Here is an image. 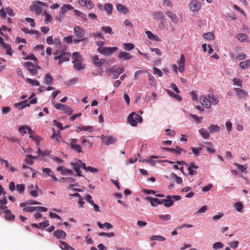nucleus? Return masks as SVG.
<instances>
[{
    "instance_id": "obj_23",
    "label": "nucleus",
    "mask_w": 250,
    "mask_h": 250,
    "mask_svg": "<svg viewBox=\"0 0 250 250\" xmlns=\"http://www.w3.org/2000/svg\"><path fill=\"white\" fill-rule=\"evenodd\" d=\"M81 61H72V63L74 64V68L77 70H80L84 69L85 68V64H83L81 62Z\"/></svg>"
},
{
    "instance_id": "obj_30",
    "label": "nucleus",
    "mask_w": 250,
    "mask_h": 250,
    "mask_svg": "<svg viewBox=\"0 0 250 250\" xmlns=\"http://www.w3.org/2000/svg\"><path fill=\"white\" fill-rule=\"evenodd\" d=\"M153 18L155 20H159L163 21L164 20V15L162 12L158 11L155 12L153 15Z\"/></svg>"
},
{
    "instance_id": "obj_7",
    "label": "nucleus",
    "mask_w": 250,
    "mask_h": 250,
    "mask_svg": "<svg viewBox=\"0 0 250 250\" xmlns=\"http://www.w3.org/2000/svg\"><path fill=\"white\" fill-rule=\"evenodd\" d=\"M188 7L190 11L193 12H197L201 9V3L197 0H192L188 4Z\"/></svg>"
},
{
    "instance_id": "obj_20",
    "label": "nucleus",
    "mask_w": 250,
    "mask_h": 250,
    "mask_svg": "<svg viewBox=\"0 0 250 250\" xmlns=\"http://www.w3.org/2000/svg\"><path fill=\"white\" fill-rule=\"evenodd\" d=\"M53 234L58 239H64L66 237V233L62 230L58 229L53 232Z\"/></svg>"
},
{
    "instance_id": "obj_47",
    "label": "nucleus",
    "mask_w": 250,
    "mask_h": 250,
    "mask_svg": "<svg viewBox=\"0 0 250 250\" xmlns=\"http://www.w3.org/2000/svg\"><path fill=\"white\" fill-rule=\"evenodd\" d=\"M151 240H156L158 241H164L166 240V238L161 235H153L150 238Z\"/></svg>"
},
{
    "instance_id": "obj_1",
    "label": "nucleus",
    "mask_w": 250,
    "mask_h": 250,
    "mask_svg": "<svg viewBox=\"0 0 250 250\" xmlns=\"http://www.w3.org/2000/svg\"><path fill=\"white\" fill-rule=\"evenodd\" d=\"M143 118L139 114L132 112L130 113L127 118V121L131 125L136 126L138 123H142Z\"/></svg>"
},
{
    "instance_id": "obj_39",
    "label": "nucleus",
    "mask_w": 250,
    "mask_h": 250,
    "mask_svg": "<svg viewBox=\"0 0 250 250\" xmlns=\"http://www.w3.org/2000/svg\"><path fill=\"white\" fill-rule=\"evenodd\" d=\"M240 67L243 69H245L250 66V60H247L245 61L241 62L239 64Z\"/></svg>"
},
{
    "instance_id": "obj_58",
    "label": "nucleus",
    "mask_w": 250,
    "mask_h": 250,
    "mask_svg": "<svg viewBox=\"0 0 250 250\" xmlns=\"http://www.w3.org/2000/svg\"><path fill=\"white\" fill-rule=\"evenodd\" d=\"M6 14L11 17H13L15 16V13L14 12L13 9L10 7H7L5 8Z\"/></svg>"
},
{
    "instance_id": "obj_12",
    "label": "nucleus",
    "mask_w": 250,
    "mask_h": 250,
    "mask_svg": "<svg viewBox=\"0 0 250 250\" xmlns=\"http://www.w3.org/2000/svg\"><path fill=\"white\" fill-rule=\"evenodd\" d=\"M101 138L103 139L104 144L107 146L112 144H114L117 142V139L112 136H105L104 135H102Z\"/></svg>"
},
{
    "instance_id": "obj_24",
    "label": "nucleus",
    "mask_w": 250,
    "mask_h": 250,
    "mask_svg": "<svg viewBox=\"0 0 250 250\" xmlns=\"http://www.w3.org/2000/svg\"><path fill=\"white\" fill-rule=\"evenodd\" d=\"M30 10L32 12H35L37 14H40L42 11V7L37 4H35L30 7Z\"/></svg>"
},
{
    "instance_id": "obj_64",
    "label": "nucleus",
    "mask_w": 250,
    "mask_h": 250,
    "mask_svg": "<svg viewBox=\"0 0 250 250\" xmlns=\"http://www.w3.org/2000/svg\"><path fill=\"white\" fill-rule=\"evenodd\" d=\"M153 73L155 75H157L159 77H162L163 76V73L160 69L157 67L153 68Z\"/></svg>"
},
{
    "instance_id": "obj_34",
    "label": "nucleus",
    "mask_w": 250,
    "mask_h": 250,
    "mask_svg": "<svg viewBox=\"0 0 250 250\" xmlns=\"http://www.w3.org/2000/svg\"><path fill=\"white\" fill-rule=\"evenodd\" d=\"M167 16L174 22H177L178 21V18L175 14L170 11H168L166 13Z\"/></svg>"
},
{
    "instance_id": "obj_25",
    "label": "nucleus",
    "mask_w": 250,
    "mask_h": 250,
    "mask_svg": "<svg viewBox=\"0 0 250 250\" xmlns=\"http://www.w3.org/2000/svg\"><path fill=\"white\" fill-rule=\"evenodd\" d=\"M92 59L94 64L98 67L101 66L104 61V59L100 60L97 55L94 56Z\"/></svg>"
},
{
    "instance_id": "obj_2",
    "label": "nucleus",
    "mask_w": 250,
    "mask_h": 250,
    "mask_svg": "<svg viewBox=\"0 0 250 250\" xmlns=\"http://www.w3.org/2000/svg\"><path fill=\"white\" fill-rule=\"evenodd\" d=\"M74 170L77 173V175L78 176H82L80 168L84 169L85 168V164L83 163L81 160H77L71 163Z\"/></svg>"
},
{
    "instance_id": "obj_53",
    "label": "nucleus",
    "mask_w": 250,
    "mask_h": 250,
    "mask_svg": "<svg viewBox=\"0 0 250 250\" xmlns=\"http://www.w3.org/2000/svg\"><path fill=\"white\" fill-rule=\"evenodd\" d=\"M204 37L205 39L207 40H213L214 36L213 33L211 32H208L204 34Z\"/></svg>"
},
{
    "instance_id": "obj_32",
    "label": "nucleus",
    "mask_w": 250,
    "mask_h": 250,
    "mask_svg": "<svg viewBox=\"0 0 250 250\" xmlns=\"http://www.w3.org/2000/svg\"><path fill=\"white\" fill-rule=\"evenodd\" d=\"M237 39L242 42H244L246 41H248V36L245 34L243 33H239L236 35Z\"/></svg>"
},
{
    "instance_id": "obj_50",
    "label": "nucleus",
    "mask_w": 250,
    "mask_h": 250,
    "mask_svg": "<svg viewBox=\"0 0 250 250\" xmlns=\"http://www.w3.org/2000/svg\"><path fill=\"white\" fill-rule=\"evenodd\" d=\"M224 244L220 242H215L213 245V249L214 250H219L223 248Z\"/></svg>"
},
{
    "instance_id": "obj_33",
    "label": "nucleus",
    "mask_w": 250,
    "mask_h": 250,
    "mask_svg": "<svg viewBox=\"0 0 250 250\" xmlns=\"http://www.w3.org/2000/svg\"><path fill=\"white\" fill-rule=\"evenodd\" d=\"M210 133L218 132L220 131V127L216 125H211L208 128Z\"/></svg>"
},
{
    "instance_id": "obj_4",
    "label": "nucleus",
    "mask_w": 250,
    "mask_h": 250,
    "mask_svg": "<svg viewBox=\"0 0 250 250\" xmlns=\"http://www.w3.org/2000/svg\"><path fill=\"white\" fill-rule=\"evenodd\" d=\"M24 65L26 66L29 72L33 75H36L37 74L38 71L41 69L40 66L38 65H34L30 62H27L24 63Z\"/></svg>"
},
{
    "instance_id": "obj_63",
    "label": "nucleus",
    "mask_w": 250,
    "mask_h": 250,
    "mask_svg": "<svg viewBox=\"0 0 250 250\" xmlns=\"http://www.w3.org/2000/svg\"><path fill=\"white\" fill-rule=\"evenodd\" d=\"M225 125L228 131L229 132L232 130V123L229 120H228L226 122Z\"/></svg>"
},
{
    "instance_id": "obj_38",
    "label": "nucleus",
    "mask_w": 250,
    "mask_h": 250,
    "mask_svg": "<svg viewBox=\"0 0 250 250\" xmlns=\"http://www.w3.org/2000/svg\"><path fill=\"white\" fill-rule=\"evenodd\" d=\"M104 9L107 12L108 15L112 13L113 5L111 3H107L104 5Z\"/></svg>"
},
{
    "instance_id": "obj_40",
    "label": "nucleus",
    "mask_w": 250,
    "mask_h": 250,
    "mask_svg": "<svg viewBox=\"0 0 250 250\" xmlns=\"http://www.w3.org/2000/svg\"><path fill=\"white\" fill-rule=\"evenodd\" d=\"M81 142L82 144L84 146L91 147L93 146L92 143H90L88 140H86L84 137H82Z\"/></svg>"
},
{
    "instance_id": "obj_3",
    "label": "nucleus",
    "mask_w": 250,
    "mask_h": 250,
    "mask_svg": "<svg viewBox=\"0 0 250 250\" xmlns=\"http://www.w3.org/2000/svg\"><path fill=\"white\" fill-rule=\"evenodd\" d=\"M181 199L180 195H167L165 199L164 206L167 208L170 207L174 204V200L179 201Z\"/></svg>"
},
{
    "instance_id": "obj_57",
    "label": "nucleus",
    "mask_w": 250,
    "mask_h": 250,
    "mask_svg": "<svg viewBox=\"0 0 250 250\" xmlns=\"http://www.w3.org/2000/svg\"><path fill=\"white\" fill-rule=\"evenodd\" d=\"M90 37H93L95 38H97V37H99L102 39L104 40V36H103V35L101 33L99 32H97L96 33H93L90 34Z\"/></svg>"
},
{
    "instance_id": "obj_52",
    "label": "nucleus",
    "mask_w": 250,
    "mask_h": 250,
    "mask_svg": "<svg viewBox=\"0 0 250 250\" xmlns=\"http://www.w3.org/2000/svg\"><path fill=\"white\" fill-rule=\"evenodd\" d=\"M86 171H89L92 173H98V169L96 168L93 167H86L85 166V168L84 169Z\"/></svg>"
},
{
    "instance_id": "obj_5",
    "label": "nucleus",
    "mask_w": 250,
    "mask_h": 250,
    "mask_svg": "<svg viewBox=\"0 0 250 250\" xmlns=\"http://www.w3.org/2000/svg\"><path fill=\"white\" fill-rule=\"evenodd\" d=\"M74 33L75 36L79 39H81L85 42H87V40L84 38L85 30L79 26H76L74 28Z\"/></svg>"
},
{
    "instance_id": "obj_45",
    "label": "nucleus",
    "mask_w": 250,
    "mask_h": 250,
    "mask_svg": "<svg viewBox=\"0 0 250 250\" xmlns=\"http://www.w3.org/2000/svg\"><path fill=\"white\" fill-rule=\"evenodd\" d=\"M21 30L23 32H24L25 33H29L30 34H36L38 36L39 35V32L38 31L35 30H29L27 29V28H21Z\"/></svg>"
},
{
    "instance_id": "obj_49",
    "label": "nucleus",
    "mask_w": 250,
    "mask_h": 250,
    "mask_svg": "<svg viewBox=\"0 0 250 250\" xmlns=\"http://www.w3.org/2000/svg\"><path fill=\"white\" fill-rule=\"evenodd\" d=\"M158 217L164 221H168L171 220V216L169 214L159 215Z\"/></svg>"
},
{
    "instance_id": "obj_48",
    "label": "nucleus",
    "mask_w": 250,
    "mask_h": 250,
    "mask_svg": "<svg viewBox=\"0 0 250 250\" xmlns=\"http://www.w3.org/2000/svg\"><path fill=\"white\" fill-rule=\"evenodd\" d=\"M234 207L239 212L243 211V205L241 202H237L234 204Z\"/></svg>"
},
{
    "instance_id": "obj_16",
    "label": "nucleus",
    "mask_w": 250,
    "mask_h": 250,
    "mask_svg": "<svg viewBox=\"0 0 250 250\" xmlns=\"http://www.w3.org/2000/svg\"><path fill=\"white\" fill-rule=\"evenodd\" d=\"M234 90L237 93V96L240 98H244L248 96V94L247 91L240 88H234Z\"/></svg>"
},
{
    "instance_id": "obj_14",
    "label": "nucleus",
    "mask_w": 250,
    "mask_h": 250,
    "mask_svg": "<svg viewBox=\"0 0 250 250\" xmlns=\"http://www.w3.org/2000/svg\"><path fill=\"white\" fill-rule=\"evenodd\" d=\"M185 60L184 55L181 54L180 59L177 61V63L179 65L178 70L180 72H182L184 70Z\"/></svg>"
},
{
    "instance_id": "obj_13",
    "label": "nucleus",
    "mask_w": 250,
    "mask_h": 250,
    "mask_svg": "<svg viewBox=\"0 0 250 250\" xmlns=\"http://www.w3.org/2000/svg\"><path fill=\"white\" fill-rule=\"evenodd\" d=\"M70 54L66 52H62V58L59 61L58 64L61 65L63 62H68L70 60Z\"/></svg>"
},
{
    "instance_id": "obj_29",
    "label": "nucleus",
    "mask_w": 250,
    "mask_h": 250,
    "mask_svg": "<svg viewBox=\"0 0 250 250\" xmlns=\"http://www.w3.org/2000/svg\"><path fill=\"white\" fill-rule=\"evenodd\" d=\"M5 213V219L9 221L14 220L15 219V216L11 214V211L9 209H6L4 211Z\"/></svg>"
},
{
    "instance_id": "obj_51",
    "label": "nucleus",
    "mask_w": 250,
    "mask_h": 250,
    "mask_svg": "<svg viewBox=\"0 0 250 250\" xmlns=\"http://www.w3.org/2000/svg\"><path fill=\"white\" fill-rule=\"evenodd\" d=\"M233 164L234 165L236 166L239 168V169L242 172H244L247 169V165H242L236 163H235Z\"/></svg>"
},
{
    "instance_id": "obj_9",
    "label": "nucleus",
    "mask_w": 250,
    "mask_h": 250,
    "mask_svg": "<svg viewBox=\"0 0 250 250\" xmlns=\"http://www.w3.org/2000/svg\"><path fill=\"white\" fill-rule=\"evenodd\" d=\"M117 49L118 48L116 47H104L103 49L99 48V53L105 56H109L115 52Z\"/></svg>"
},
{
    "instance_id": "obj_55",
    "label": "nucleus",
    "mask_w": 250,
    "mask_h": 250,
    "mask_svg": "<svg viewBox=\"0 0 250 250\" xmlns=\"http://www.w3.org/2000/svg\"><path fill=\"white\" fill-rule=\"evenodd\" d=\"M26 82L28 83H29L35 86H38L40 85V83L37 80H32L30 78H27Z\"/></svg>"
},
{
    "instance_id": "obj_60",
    "label": "nucleus",
    "mask_w": 250,
    "mask_h": 250,
    "mask_svg": "<svg viewBox=\"0 0 250 250\" xmlns=\"http://www.w3.org/2000/svg\"><path fill=\"white\" fill-rule=\"evenodd\" d=\"M171 176L175 179V181L178 184H181L183 182V180L181 177L178 176L176 174L172 173Z\"/></svg>"
},
{
    "instance_id": "obj_59",
    "label": "nucleus",
    "mask_w": 250,
    "mask_h": 250,
    "mask_svg": "<svg viewBox=\"0 0 250 250\" xmlns=\"http://www.w3.org/2000/svg\"><path fill=\"white\" fill-rule=\"evenodd\" d=\"M52 129H53V134L52 135L51 138L53 139H55L57 141H59V139L61 138V136L60 135V132H59L58 133H56L55 132V129L54 128H52Z\"/></svg>"
},
{
    "instance_id": "obj_44",
    "label": "nucleus",
    "mask_w": 250,
    "mask_h": 250,
    "mask_svg": "<svg viewBox=\"0 0 250 250\" xmlns=\"http://www.w3.org/2000/svg\"><path fill=\"white\" fill-rule=\"evenodd\" d=\"M75 14L76 16H79L81 19L84 21H87V18L86 17V15L81 12L80 11L77 10H74Z\"/></svg>"
},
{
    "instance_id": "obj_28",
    "label": "nucleus",
    "mask_w": 250,
    "mask_h": 250,
    "mask_svg": "<svg viewBox=\"0 0 250 250\" xmlns=\"http://www.w3.org/2000/svg\"><path fill=\"white\" fill-rule=\"evenodd\" d=\"M53 79L51 74L49 73H46L44 76V83L45 84L50 85L52 84Z\"/></svg>"
},
{
    "instance_id": "obj_17",
    "label": "nucleus",
    "mask_w": 250,
    "mask_h": 250,
    "mask_svg": "<svg viewBox=\"0 0 250 250\" xmlns=\"http://www.w3.org/2000/svg\"><path fill=\"white\" fill-rule=\"evenodd\" d=\"M200 101L201 104L206 108H209L211 106L210 101L204 96L200 97Z\"/></svg>"
},
{
    "instance_id": "obj_11",
    "label": "nucleus",
    "mask_w": 250,
    "mask_h": 250,
    "mask_svg": "<svg viewBox=\"0 0 250 250\" xmlns=\"http://www.w3.org/2000/svg\"><path fill=\"white\" fill-rule=\"evenodd\" d=\"M73 9V6L69 4H64L60 9L59 16L60 18H63L64 15L68 10H71Z\"/></svg>"
},
{
    "instance_id": "obj_36",
    "label": "nucleus",
    "mask_w": 250,
    "mask_h": 250,
    "mask_svg": "<svg viewBox=\"0 0 250 250\" xmlns=\"http://www.w3.org/2000/svg\"><path fill=\"white\" fill-rule=\"evenodd\" d=\"M3 49L5 50L6 53L8 55H12L13 53L12 49L11 47V45L9 44L5 43L4 44V45L2 46Z\"/></svg>"
},
{
    "instance_id": "obj_19",
    "label": "nucleus",
    "mask_w": 250,
    "mask_h": 250,
    "mask_svg": "<svg viewBox=\"0 0 250 250\" xmlns=\"http://www.w3.org/2000/svg\"><path fill=\"white\" fill-rule=\"evenodd\" d=\"M119 59H124L125 60H130L132 58V56L129 53L125 51H122L118 55Z\"/></svg>"
},
{
    "instance_id": "obj_35",
    "label": "nucleus",
    "mask_w": 250,
    "mask_h": 250,
    "mask_svg": "<svg viewBox=\"0 0 250 250\" xmlns=\"http://www.w3.org/2000/svg\"><path fill=\"white\" fill-rule=\"evenodd\" d=\"M209 101H210L211 105H215L219 103V100L216 98L213 94H209L208 95Z\"/></svg>"
},
{
    "instance_id": "obj_62",
    "label": "nucleus",
    "mask_w": 250,
    "mask_h": 250,
    "mask_svg": "<svg viewBox=\"0 0 250 250\" xmlns=\"http://www.w3.org/2000/svg\"><path fill=\"white\" fill-rule=\"evenodd\" d=\"M35 157H34L31 155H28L27 156V158L25 159V161L27 164L31 165L33 164L32 160L35 159Z\"/></svg>"
},
{
    "instance_id": "obj_42",
    "label": "nucleus",
    "mask_w": 250,
    "mask_h": 250,
    "mask_svg": "<svg viewBox=\"0 0 250 250\" xmlns=\"http://www.w3.org/2000/svg\"><path fill=\"white\" fill-rule=\"evenodd\" d=\"M73 61H79L82 60V57L80 55V53L78 52H75L72 54Z\"/></svg>"
},
{
    "instance_id": "obj_6",
    "label": "nucleus",
    "mask_w": 250,
    "mask_h": 250,
    "mask_svg": "<svg viewBox=\"0 0 250 250\" xmlns=\"http://www.w3.org/2000/svg\"><path fill=\"white\" fill-rule=\"evenodd\" d=\"M37 102V100L36 98L32 99L29 101V102H28L27 100L24 101L23 102H21L18 103H16L15 104V106L18 108L19 109H21L23 108H25L27 106H29L30 104H35Z\"/></svg>"
},
{
    "instance_id": "obj_22",
    "label": "nucleus",
    "mask_w": 250,
    "mask_h": 250,
    "mask_svg": "<svg viewBox=\"0 0 250 250\" xmlns=\"http://www.w3.org/2000/svg\"><path fill=\"white\" fill-rule=\"evenodd\" d=\"M58 171H61L62 175L72 174V171L70 169H67L63 166H59L57 168Z\"/></svg>"
},
{
    "instance_id": "obj_21",
    "label": "nucleus",
    "mask_w": 250,
    "mask_h": 250,
    "mask_svg": "<svg viewBox=\"0 0 250 250\" xmlns=\"http://www.w3.org/2000/svg\"><path fill=\"white\" fill-rule=\"evenodd\" d=\"M146 33L149 39L157 42H161V40L160 38L157 35L153 34L151 31H146Z\"/></svg>"
},
{
    "instance_id": "obj_31",
    "label": "nucleus",
    "mask_w": 250,
    "mask_h": 250,
    "mask_svg": "<svg viewBox=\"0 0 250 250\" xmlns=\"http://www.w3.org/2000/svg\"><path fill=\"white\" fill-rule=\"evenodd\" d=\"M199 132L202 137L205 139H208L210 137L208 132L205 128L199 129Z\"/></svg>"
},
{
    "instance_id": "obj_37",
    "label": "nucleus",
    "mask_w": 250,
    "mask_h": 250,
    "mask_svg": "<svg viewBox=\"0 0 250 250\" xmlns=\"http://www.w3.org/2000/svg\"><path fill=\"white\" fill-rule=\"evenodd\" d=\"M69 146H70L71 149L76 151L78 153L82 152V148L80 145L73 144H69Z\"/></svg>"
},
{
    "instance_id": "obj_43",
    "label": "nucleus",
    "mask_w": 250,
    "mask_h": 250,
    "mask_svg": "<svg viewBox=\"0 0 250 250\" xmlns=\"http://www.w3.org/2000/svg\"><path fill=\"white\" fill-rule=\"evenodd\" d=\"M101 30L105 34L108 33L109 34H113L114 32L112 31V28L109 26H103L101 27Z\"/></svg>"
},
{
    "instance_id": "obj_26",
    "label": "nucleus",
    "mask_w": 250,
    "mask_h": 250,
    "mask_svg": "<svg viewBox=\"0 0 250 250\" xmlns=\"http://www.w3.org/2000/svg\"><path fill=\"white\" fill-rule=\"evenodd\" d=\"M146 199L148 201L151 206H155L160 204V200L156 198H152L150 196H148L146 198Z\"/></svg>"
},
{
    "instance_id": "obj_41",
    "label": "nucleus",
    "mask_w": 250,
    "mask_h": 250,
    "mask_svg": "<svg viewBox=\"0 0 250 250\" xmlns=\"http://www.w3.org/2000/svg\"><path fill=\"white\" fill-rule=\"evenodd\" d=\"M60 248L62 250H69L70 246L63 241H60Z\"/></svg>"
},
{
    "instance_id": "obj_46",
    "label": "nucleus",
    "mask_w": 250,
    "mask_h": 250,
    "mask_svg": "<svg viewBox=\"0 0 250 250\" xmlns=\"http://www.w3.org/2000/svg\"><path fill=\"white\" fill-rule=\"evenodd\" d=\"M123 48L125 50L130 51L134 48V45L131 43H125L123 44Z\"/></svg>"
},
{
    "instance_id": "obj_54",
    "label": "nucleus",
    "mask_w": 250,
    "mask_h": 250,
    "mask_svg": "<svg viewBox=\"0 0 250 250\" xmlns=\"http://www.w3.org/2000/svg\"><path fill=\"white\" fill-rule=\"evenodd\" d=\"M148 80L149 81L150 84L151 86H155L156 84V80L154 77L150 74H148Z\"/></svg>"
},
{
    "instance_id": "obj_10",
    "label": "nucleus",
    "mask_w": 250,
    "mask_h": 250,
    "mask_svg": "<svg viewBox=\"0 0 250 250\" xmlns=\"http://www.w3.org/2000/svg\"><path fill=\"white\" fill-rule=\"evenodd\" d=\"M24 211L27 212H33V211H41V212H45L47 210V208L45 207H31L28 206L26 207H24L23 208Z\"/></svg>"
},
{
    "instance_id": "obj_18",
    "label": "nucleus",
    "mask_w": 250,
    "mask_h": 250,
    "mask_svg": "<svg viewBox=\"0 0 250 250\" xmlns=\"http://www.w3.org/2000/svg\"><path fill=\"white\" fill-rule=\"evenodd\" d=\"M19 130L23 135L26 134L27 131L28 132L30 135L33 133V131L28 126H21L20 127Z\"/></svg>"
},
{
    "instance_id": "obj_15",
    "label": "nucleus",
    "mask_w": 250,
    "mask_h": 250,
    "mask_svg": "<svg viewBox=\"0 0 250 250\" xmlns=\"http://www.w3.org/2000/svg\"><path fill=\"white\" fill-rule=\"evenodd\" d=\"M193 168L197 169L198 168V166L197 165H196L193 162L190 163L188 167V171L189 174L193 175H195L197 173V170H193Z\"/></svg>"
},
{
    "instance_id": "obj_56",
    "label": "nucleus",
    "mask_w": 250,
    "mask_h": 250,
    "mask_svg": "<svg viewBox=\"0 0 250 250\" xmlns=\"http://www.w3.org/2000/svg\"><path fill=\"white\" fill-rule=\"evenodd\" d=\"M16 188L18 190V191L21 194L23 193V192L24 190L25 189V186L24 184H18L16 186Z\"/></svg>"
},
{
    "instance_id": "obj_61",
    "label": "nucleus",
    "mask_w": 250,
    "mask_h": 250,
    "mask_svg": "<svg viewBox=\"0 0 250 250\" xmlns=\"http://www.w3.org/2000/svg\"><path fill=\"white\" fill-rule=\"evenodd\" d=\"M24 60H34L35 62L38 61V59L33 54H30L26 57H23Z\"/></svg>"
},
{
    "instance_id": "obj_8",
    "label": "nucleus",
    "mask_w": 250,
    "mask_h": 250,
    "mask_svg": "<svg viewBox=\"0 0 250 250\" xmlns=\"http://www.w3.org/2000/svg\"><path fill=\"white\" fill-rule=\"evenodd\" d=\"M54 107L57 109L63 111L64 113L68 114L69 115L72 114V110L71 109L70 107L67 105L62 104H56L54 105Z\"/></svg>"
},
{
    "instance_id": "obj_27",
    "label": "nucleus",
    "mask_w": 250,
    "mask_h": 250,
    "mask_svg": "<svg viewBox=\"0 0 250 250\" xmlns=\"http://www.w3.org/2000/svg\"><path fill=\"white\" fill-rule=\"evenodd\" d=\"M117 9L123 13L125 14L128 13L129 11L128 9L124 5L120 3H117L116 5Z\"/></svg>"
}]
</instances>
